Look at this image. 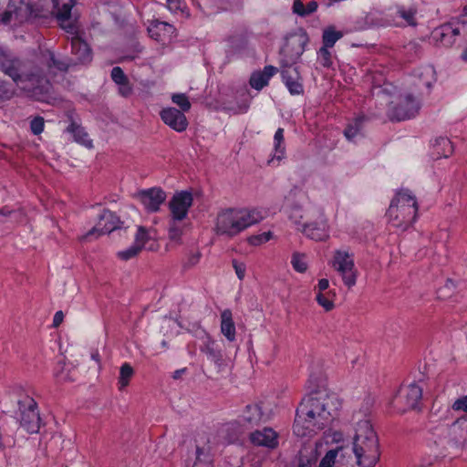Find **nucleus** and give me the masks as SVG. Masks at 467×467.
<instances>
[{
    "instance_id": "1",
    "label": "nucleus",
    "mask_w": 467,
    "mask_h": 467,
    "mask_svg": "<svg viewBox=\"0 0 467 467\" xmlns=\"http://www.w3.org/2000/svg\"><path fill=\"white\" fill-rule=\"evenodd\" d=\"M340 402L327 391H315L305 397L296 409L293 425L299 437L312 436L328 427L337 417Z\"/></svg>"
},
{
    "instance_id": "2",
    "label": "nucleus",
    "mask_w": 467,
    "mask_h": 467,
    "mask_svg": "<svg viewBox=\"0 0 467 467\" xmlns=\"http://www.w3.org/2000/svg\"><path fill=\"white\" fill-rule=\"evenodd\" d=\"M0 70L10 77L15 84L26 94L38 101L48 98L51 84L43 70L34 67L30 72H23V62L17 57L0 47Z\"/></svg>"
},
{
    "instance_id": "3",
    "label": "nucleus",
    "mask_w": 467,
    "mask_h": 467,
    "mask_svg": "<svg viewBox=\"0 0 467 467\" xmlns=\"http://www.w3.org/2000/svg\"><path fill=\"white\" fill-rule=\"evenodd\" d=\"M353 451L359 467H374L379 461V443L369 420L358 423L353 440Z\"/></svg>"
},
{
    "instance_id": "4",
    "label": "nucleus",
    "mask_w": 467,
    "mask_h": 467,
    "mask_svg": "<svg viewBox=\"0 0 467 467\" xmlns=\"http://www.w3.org/2000/svg\"><path fill=\"white\" fill-rule=\"evenodd\" d=\"M259 221L260 216L254 211L228 208L218 213L215 232L220 235L234 237Z\"/></svg>"
},
{
    "instance_id": "5",
    "label": "nucleus",
    "mask_w": 467,
    "mask_h": 467,
    "mask_svg": "<svg viewBox=\"0 0 467 467\" xmlns=\"http://www.w3.org/2000/svg\"><path fill=\"white\" fill-rule=\"evenodd\" d=\"M418 204L408 190H400L392 199L387 215L389 223L401 231L407 230L415 221Z\"/></svg>"
},
{
    "instance_id": "6",
    "label": "nucleus",
    "mask_w": 467,
    "mask_h": 467,
    "mask_svg": "<svg viewBox=\"0 0 467 467\" xmlns=\"http://www.w3.org/2000/svg\"><path fill=\"white\" fill-rule=\"evenodd\" d=\"M309 41L306 31L298 28L285 37V43L281 49V54L285 57V64H294L304 53Z\"/></svg>"
},
{
    "instance_id": "7",
    "label": "nucleus",
    "mask_w": 467,
    "mask_h": 467,
    "mask_svg": "<svg viewBox=\"0 0 467 467\" xmlns=\"http://www.w3.org/2000/svg\"><path fill=\"white\" fill-rule=\"evenodd\" d=\"M333 267L340 274L348 288L356 285L358 271L352 255L348 252L337 250L334 254Z\"/></svg>"
},
{
    "instance_id": "8",
    "label": "nucleus",
    "mask_w": 467,
    "mask_h": 467,
    "mask_svg": "<svg viewBox=\"0 0 467 467\" xmlns=\"http://www.w3.org/2000/svg\"><path fill=\"white\" fill-rule=\"evenodd\" d=\"M418 101L411 95H407L400 101L390 106L388 117L391 121H402L414 117L419 111Z\"/></svg>"
},
{
    "instance_id": "9",
    "label": "nucleus",
    "mask_w": 467,
    "mask_h": 467,
    "mask_svg": "<svg viewBox=\"0 0 467 467\" xmlns=\"http://www.w3.org/2000/svg\"><path fill=\"white\" fill-rule=\"evenodd\" d=\"M422 398V389L416 383L400 389L396 398V406L400 412L416 410Z\"/></svg>"
},
{
    "instance_id": "10",
    "label": "nucleus",
    "mask_w": 467,
    "mask_h": 467,
    "mask_svg": "<svg viewBox=\"0 0 467 467\" xmlns=\"http://www.w3.org/2000/svg\"><path fill=\"white\" fill-rule=\"evenodd\" d=\"M193 197L189 191L176 192L169 202L171 216L173 221H182L192 205Z\"/></svg>"
},
{
    "instance_id": "11",
    "label": "nucleus",
    "mask_w": 467,
    "mask_h": 467,
    "mask_svg": "<svg viewBox=\"0 0 467 467\" xmlns=\"http://www.w3.org/2000/svg\"><path fill=\"white\" fill-rule=\"evenodd\" d=\"M119 223H121V222L114 213L109 210H104L102 214L99 216L98 224L83 235L81 239H88L96 234L98 235L109 234L119 229Z\"/></svg>"
},
{
    "instance_id": "12",
    "label": "nucleus",
    "mask_w": 467,
    "mask_h": 467,
    "mask_svg": "<svg viewBox=\"0 0 467 467\" xmlns=\"http://www.w3.org/2000/svg\"><path fill=\"white\" fill-rule=\"evenodd\" d=\"M57 10V18L60 26L68 34L78 36L79 26L77 19L72 18V4H63L59 5L57 0H54Z\"/></svg>"
},
{
    "instance_id": "13",
    "label": "nucleus",
    "mask_w": 467,
    "mask_h": 467,
    "mask_svg": "<svg viewBox=\"0 0 467 467\" xmlns=\"http://www.w3.org/2000/svg\"><path fill=\"white\" fill-rule=\"evenodd\" d=\"M328 224L324 213H320L317 222L302 224L298 230L315 241H325L328 238Z\"/></svg>"
},
{
    "instance_id": "14",
    "label": "nucleus",
    "mask_w": 467,
    "mask_h": 467,
    "mask_svg": "<svg viewBox=\"0 0 467 467\" xmlns=\"http://www.w3.org/2000/svg\"><path fill=\"white\" fill-rule=\"evenodd\" d=\"M150 36L157 42L166 45L176 36L175 27L166 22L153 21L148 27Z\"/></svg>"
},
{
    "instance_id": "15",
    "label": "nucleus",
    "mask_w": 467,
    "mask_h": 467,
    "mask_svg": "<svg viewBox=\"0 0 467 467\" xmlns=\"http://www.w3.org/2000/svg\"><path fill=\"white\" fill-rule=\"evenodd\" d=\"M140 201L148 212L155 213L159 211L160 205L166 200V193L161 188H150L143 190L137 194Z\"/></svg>"
},
{
    "instance_id": "16",
    "label": "nucleus",
    "mask_w": 467,
    "mask_h": 467,
    "mask_svg": "<svg viewBox=\"0 0 467 467\" xmlns=\"http://www.w3.org/2000/svg\"><path fill=\"white\" fill-rule=\"evenodd\" d=\"M161 120L177 132L184 131L188 127V120L183 112L176 108H166L160 112Z\"/></svg>"
},
{
    "instance_id": "17",
    "label": "nucleus",
    "mask_w": 467,
    "mask_h": 467,
    "mask_svg": "<svg viewBox=\"0 0 467 467\" xmlns=\"http://www.w3.org/2000/svg\"><path fill=\"white\" fill-rule=\"evenodd\" d=\"M281 75L283 80L292 95H299L304 91L303 85L300 82L301 77L297 67L292 64H283Z\"/></svg>"
},
{
    "instance_id": "18",
    "label": "nucleus",
    "mask_w": 467,
    "mask_h": 467,
    "mask_svg": "<svg viewBox=\"0 0 467 467\" xmlns=\"http://www.w3.org/2000/svg\"><path fill=\"white\" fill-rule=\"evenodd\" d=\"M268 420L269 415L263 411L258 403L247 405L242 415L243 425L251 429L265 423Z\"/></svg>"
},
{
    "instance_id": "19",
    "label": "nucleus",
    "mask_w": 467,
    "mask_h": 467,
    "mask_svg": "<svg viewBox=\"0 0 467 467\" xmlns=\"http://www.w3.org/2000/svg\"><path fill=\"white\" fill-rule=\"evenodd\" d=\"M251 443L254 446H263L275 449L278 446V434L272 429L265 427L263 430H255L249 435Z\"/></svg>"
},
{
    "instance_id": "20",
    "label": "nucleus",
    "mask_w": 467,
    "mask_h": 467,
    "mask_svg": "<svg viewBox=\"0 0 467 467\" xmlns=\"http://www.w3.org/2000/svg\"><path fill=\"white\" fill-rule=\"evenodd\" d=\"M432 35L437 44L451 47L454 44L456 36L460 35V30L453 26L452 22H448L436 27Z\"/></svg>"
},
{
    "instance_id": "21",
    "label": "nucleus",
    "mask_w": 467,
    "mask_h": 467,
    "mask_svg": "<svg viewBox=\"0 0 467 467\" xmlns=\"http://www.w3.org/2000/svg\"><path fill=\"white\" fill-rule=\"evenodd\" d=\"M318 457L317 442H305L298 451L296 467H317Z\"/></svg>"
},
{
    "instance_id": "22",
    "label": "nucleus",
    "mask_w": 467,
    "mask_h": 467,
    "mask_svg": "<svg viewBox=\"0 0 467 467\" xmlns=\"http://www.w3.org/2000/svg\"><path fill=\"white\" fill-rule=\"evenodd\" d=\"M71 54L76 57L77 64H88L92 60V50L88 44L78 36L70 38Z\"/></svg>"
},
{
    "instance_id": "23",
    "label": "nucleus",
    "mask_w": 467,
    "mask_h": 467,
    "mask_svg": "<svg viewBox=\"0 0 467 467\" xmlns=\"http://www.w3.org/2000/svg\"><path fill=\"white\" fill-rule=\"evenodd\" d=\"M39 416L36 411V402L28 399L27 409L21 411L20 424L28 432H36L39 428Z\"/></svg>"
},
{
    "instance_id": "24",
    "label": "nucleus",
    "mask_w": 467,
    "mask_h": 467,
    "mask_svg": "<svg viewBox=\"0 0 467 467\" xmlns=\"http://www.w3.org/2000/svg\"><path fill=\"white\" fill-rule=\"evenodd\" d=\"M43 56L47 57L45 66L47 67L49 74H56L53 71L54 68L58 72L67 73L71 67L77 65V63H73V59L71 58H57L55 53L51 50H46Z\"/></svg>"
},
{
    "instance_id": "25",
    "label": "nucleus",
    "mask_w": 467,
    "mask_h": 467,
    "mask_svg": "<svg viewBox=\"0 0 467 467\" xmlns=\"http://www.w3.org/2000/svg\"><path fill=\"white\" fill-rule=\"evenodd\" d=\"M201 350L206 354L208 360L213 362L218 368L223 364V355L218 348V344L208 335L205 336Z\"/></svg>"
},
{
    "instance_id": "26",
    "label": "nucleus",
    "mask_w": 467,
    "mask_h": 467,
    "mask_svg": "<svg viewBox=\"0 0 467 467\" xmlns=\"http://www.w3.org/2000/svg\"><path fill=\"white\" fill-rule=\"evenodd\" d=\"M277 72V68L274 66H265L263 71L254 72L250 78V85L252 88L260 90L268 84L269 79Z\"/></svg>"
},
{
    "instance_id": "27",
    "label": "nucleus",
    "mask_w": 467,
    "mask_h": 467,
    "mask_svg": "<svg viewBox=\"0 0 467 467\" xmlns=\"http://www.w3.org/2000/svg\"><path fill=\"white\" fill-rule=\"evenodd\" d=\"M453 152V146L446 137H439L432 144V156L434 159L448 158Z\"/></svg>"
},
{
    "instance_id": "28",
    "label": "nucleus",
    "mask_w": 467,
    "mask_h": 467,
    "mask_svg": "<svg viewBox=\"0 0 467 467\" xmlns=\"http://www.w3.org/2000/svg\"><path fill=\"white\" fill-rule=\"evenodd\" d=\"M221 332L230 342L235 340V325L230 309L221 313Z\"/></svg>"
},
{
    "instance_id": "29",
    "label": "nucleus",
    "mask_w": 467,
    "mask_h": 467,
    "mask_svg": "<svg viewBox=\"0 0 467 467\" xmlns=\"http://www.w3.org/2000/svg\"><path fill=\"white\" fill-rule=\"evenodd\" d=\"M297 191H291L289 195L286 197V203L290 209L289 219L296 225L301 226L304 224L302 220L304 218L302 213V206L296 202Z\"/></svg>"
},
{
    "instance_id": "30",
    "label": "nucleus",
    "mask_w": 467,
    "mask_h": 467,
    "mask_svg": "<svg viewBox=\"0 0 467 467\" xmlns=\"http://www.w3.org/2000/svg\"><path fill=\"white\" fill-rule=\"evenodd\" d=\"M67 131L73 134L76 142L84 145L87 148H92V140L89 139L88 132L83 127L72 121L67 128Z\"/></svg>"
},
{
    "instance_id": "31",
    "label": "nucleus",
    "mask_w": 467,
    "mask_h": 467,
    "mask_svg": "<svg viewBox=\"0 0 467 467\" xmlns=\"http://www.w3.org/2000/svg\"><path fill=\"white\" fill-rule=\"evenodd\" d=\"M367 121L365 116H358L351 119L344 130V135L348 140H354L359 135L364 128V123Z\"/></svg>"
},
{
    "instance_id": "32",
    "label": "nucleus",
    "mask_w": 467,
    "mask_h": 467,
    "mask_svg": "<svg viewBox=\"0 0 467 467\" xmlns=\"http://www.w3.org/2000/svg\"><path fill=\"white\" fill-rule=\"evenodd\" d=\"M7 9L11 11L16 19L22 20L24 16L31 13L32 6L25 0H9Z\"/></svg>"
},
{
    "instance_id": "33",
    "label": "nucleus",
    "mask_w": 467,
    "mask_h": 467,
    "mask_svg": "<svg viewBox=\"0 0 467 467\" xmlns=\"http://www.w3.org/2000/svg\"><path fill=\"white\" fill-rule=\"evenodd\" d=\"M209 447H196V459L192 467H213Z\"/></svg>"
},
{
    "instance_id": "34",
    "label": "nucleus",
    "mask_w": 467,
    "mask_h": 467,
    "mask_svg": "<svg viewBox=\"0 0 467 467\" xmlns=\"http://www.w3.org/2000/svg\"><path fill=\"white\" fill-rule=\"evenodd\" d=\"M318 4L316 1L309 2L306 5L301 0H294L293 12L301 17H306L317 10Z\"/></svg>"
},
{
    "instance_id": "35",
    "label": "nucleus",
    "mask_w": 467,
    "mask_h": 467,
    "mask_svg": "<svg viewBox=\"0 0 467 467\" xmlns=\"http://www.w3.org/2000/svg\"><path fill=\"white\" fill-rule=\"evenodd\" d=\"M15 86L5 80L0 79V109L16 96Z\"/></svg>"
},
{
    "instance_id": "36",
    "label": "nucleus",
    "mask_w": 467,
    "mask_h": 467,
    "mask_svg": "<svg viewBox=\"0 0 467 467\" xmlns=\"http://www.w3.org/2000/svg\"><path fill=\"white\" fill-rule=\"evenodd\" d=\"M343 36L341 31H337L334 26H327L322 35V43L326 47H333L337 40Z\"/></svg>"
},
{
    "instance_id": "37",
    "label": "nucleus",
    "mask_w": 467,
    "mask_h": 467,
    "mask_svg": "<svg viewBox=\"0 0 467 467\" xmlns=\"http://www.w3.org/2000/svg\"><path fill=\"white\" fill-rule=\"evenodd\" d=\"M134 376V369L129 363H124L119 368V376L118 379L119 389L123 390L129 386L130 379Z\"/></svg>"
},
{
    "instance_id": "38",
    "label": "nucleus",
    "mask_w": 467,
    "mask_h": 467,
    "mask_svg": "<svg viewBox=\"0 0 467 467\" xmlns=\"http://www.w3.org/2000/svg\"><path fill=\"white\" fill-rule=\"evenodd\" d=\"M335 296V293L327 292V293H317L316 296V300L319 306H321L327 312H329L334 309L335 304L330 296Z\"/></svg>"
},
{
    "instance_id": "39",
    "label": "nucleus",
    "mask_w": 467,
    "mask_h": 467,
    "mask_svg": "<svg viewBox=\"0 0 467 467\" xmlns=\"http://www.w3.org/2000/svg\"><path fill=\"white\" fill-rule=\"evenodd\" d=\"M398 14L401 18H403L406 21L408 26H416L418 25L417 19H416V14H417L416 8L405 9V8L401 7V8H399Z\"/></svg>"
},
{
    "instance_id": "40",
    "label": "nucleus",
    "mask_w": 467,
    "mask_h": 467,
    "mask_svg": "<svg viewBox=\"0 0 467 467\" xmlns=\"http://www.w3.org/2000/svg\"><path fill=\"white\" fill-rule=\"evenodd\" d=\"M177 222L178 221H173L172 218H171L168 234H169V239L171 241L180 244L181 237L182 234V227H181Z\"/></svg>"
},
{
    "instance_id": "41",
    "label": "nucleus",
    "mask_w": 467,
    "mask_h": 467,
    "mask_svg": "<svg viewBox=\"0 0 467 467\" xmlns=\"http://www.w3.org/2000/svg\"><path fill=\"white\" fill-rule=\"evenodd\" d=\"M291 264L294 269L298 273H305L307 269V264L305 261V254L294 253Z\"/></svg>"
},
{
    "instance_id": "42",
    "label": "nucleus",
    "mask_w": 467,
    "mask_h": 467,
    "mask_svg": "<svg viewBox=\"0 0 467 467\" xmlns=\"http://www.w3.org/2000/svg\"><path fill=\"white\" fill-rule=\"evenodd\" d=\"M171 100L173 103L180 107L182 112L188 111L191 109V103L189 101L188 97L185 94H173L171 97Z\"/></svg>"
},
{
    "instance_id": "43",
    "label": "nucleus",
    "mask_w": 467,
    "mask_h": 467,
    "mask_svg": "<svg viewBox=\"0 0 467 467\" xmlns=\"http://www.w3.org/2000/svg\"><path fill=\"white\" fill-rule=\"evenodd\" d=\"M341 449V447H337V449L328 451L320 461L318 467H333L337 452Z\"/></svg>"
},
{
    "instance_id": "44",
    "label": "nucleus",
    "mask_w": 467,
    "mask_h": 467,
    "mask_svg": "<svg viewBox=\"0 0 467 467\" xmlns=\"http://www.w3.org/2000/svg\"><path fill=\"white\" fill-rule=\"evenodd\" d=\"M329 48L323 46L318 51V61L325 67H329L332 65V55Z\"/></svg>"
},
{
    "instance_id": "45",
    "label": "nucleus",
    "mask_w": 467,
    "mask_h": 467,
    "mask_svg": "<svg viewBox=\"0 0 467 467\" xmlns=\"http://www.w3.org/2000/svg\"><path fill=\"white\" fill-rule=\"evenodd\" d=\"M271 238H272V232L268 231V232H265L260 234L251 235L248 238V243L252 245H260L264 243H266Z\"/></svg>"
},
{
    "instance_id": "46",
    "label": "nucleus",
    "mask_w": 467,
    "mask_h": 467,
    "mask_svg": "<svg viewBox=\"0 0 467 467\" xmlns=\"http://www.w3.org/2000/svg\"><path fill=\"white\" fill-rule=\"evenodd\" d=\"M45 119L43 117L36 116L30 121V130L34 135H39L43 132Z\"/></svg>"
},
{
    "instance_id": "47",
    "label": "nucleus",
    "mask_w": 467,
    "mask_h": 467,
    "mask_svg": "<svg viewBox=\"0 0 467 467\" xmlns=\"http://www.w3.org/2000/svg\"><path fill=\"white\" fill-rule=\"evenodd\" d=\"M140 251V245L134 244L125 251L119 252L118 256L122 260H129L136 256Z\"/></svg>"
},
{
    "instance_id": "48",
    "label": "nucleus",
    "mask_w": 467,
    "mask_h": 467,
    "mask_svg": "<svg viewBox=\"0 0 467 467\" xmlns=\"http://www.w3.org/2000/svg\"><path fill=\"white\" fill-rule=\"evenodd\" d=\"M111 78L117 84H121L125 80L128 79V77L125 75L123 69L120 67H114L111 70Z\"/></svg>"
},
{
    "instance_id": "49",
    "label": "nucleus",
    "mask_w": 467,
    "mask_h": 467,
    "mask_svg": "<svg viewBox=\"0 0 467 467\" xmlns=\"http://www.w3.org/2000/svg\"><path fill=\"white\" fill-rule=\"evenodd\" d=\"M119 94L122 96L123 98H129L133 94V86L130 82L129 78L122 82L121 84H119Z\"/></svg>"
},
{
    "instance_id": "50",
    "label": "nucleus",
    "mask_w": 467,
    "mask_h": 467,
    "mask_svg": "<svg viewBox=\"0 0 467 467\" xmlns=\"http://www.w3.org/2000/svg\"><path fill=\"white\" fill-rule=\"evenodd\" d=\"M148 240V232L145 227L140 226L136 234L135 244L140 245L142 249Z\"/></svg>"
},
{
    "instance_id": "51",
    "label": "nucleus",
    "mask_w": 467,
    "mask_h": 467,
    "mask_svg": "<svg viewBox=\"0 0 467 467\" xmlns=\"http://www.w3.org/2000/svg\"><path fill=\"white\" fill-rule=\"evenodd\" d=\"M453 410L467 412V395L457 399L451 405Z\"/></svg>"
},
{
    "instance_id": "52",
    "label": "nucleus",
    "mask_w": 467,
    "mask_h": 467,
    "mask_svg": "<svg viewBox=\"0 0 467 467\" xmlns=\"http://www.w3.org/2000/svg\"><path fill=\"white\" fill-rule=\"evenodd\" d=\"M167 5L168 8L172 11H183V8L185 7V3L183 0H167Z\"/></svg>"
},
{
    "instance_id": "53",
    "label": "nucleus",
    "mask_w": 467,
    "mask_h": 467,
    "mask_svg": "<svg viewBox=\"0 0 467 467\" xmlns=\"http://www.w3.org/2000/svg\"><path fill=\"white\" fill-rule=\"evenodd\" d=\"M233 266L235 270V273L240 280H243L245 275V265L243 263H239L237 260H233Z\"/></svg>"
},
{
    "instance_id": "54",
    "label": "nucleus",
    "mask_w": 467,
    "mask_h": 467,
    "mask_svg": "<svg viewBox=\"0 0 467 467\" xmlns=\"http://www.w3.org/2000/svg\"><path fill=\"white\" fill-rule=\"evenodd\" d=\"M275 151L276 152H284V148L281 149V142L284 140V130L282 128L277 129L275 134Z\"/></svg>"
},
{
    "instance_id": "55",
    "label": "nucleus",
    "mask_w": 467,
    "mask_h": 467,
    "mask_svg": "<svg viewBox=\"0 0 467 467\" xmlns=\"http://www.w3.org/2000/svg\"><path fill=\"white\" fill-rule=\"evenodd\" d=\"M63 319H64V314L63 312L60 310V311H57L55 316H54V319H53V327H58L60 326V324L63 322Z\"/></svg>"
},
{
    "instance_id": "56",
    "label": "nucleus",
    "mask_w": 467,
    "mask_h": 467,
    "mask_svg": "<svg viewBox=\"0 0 467 467\" xmlns=\"http://www.w3.org/2000/svg\"><path fill=\"white\" fill-rule=\"evenodd\" d=\"M13 16L14 15L11 13V11L6 8V10L0 15V20L3 24H8L11 21Z\"/></svg>"
},
{
    "instance_id": "57",
    "label": "nucleus",
    "mask_w": 467,
    "mask_h": 467,
    "mask_svg": "<svg viewBox=\"0 0 467 467\" xmlns=\"http://www.w3.org/2000/svg\"><path fill=\"white\" fill-rule=\"evenodd\" d=\"M200 258H201V253L200 252L192 254L190 255V257L188 259L187 265L189 266H193V265H195L199 262Z\"/></svg>"
},
{
    "instance_id": "58",
    "label": "nucleus",
    "mask_w": 467,
    "mask_h": 467,
    "mask_svg": "<svg viewBox=\"0 0 467 467\" xmlns=\"http://www.w3.org/2000/svg\"><path fill=\"white\" fill-rule=\"evenodd\" d=\"M329 286V282L327 279L326 278H322L318 281V284H317V288H318V293H323L324 291H326Z\"/></svg>"
},
{
    "instance_id": "59",
    "label": "nucleus",
    "mask_w": 467,
    "mask_h": 467,
    "mask_svg": "<svg viewBox=\"0 0 467 467\" xmlns=\"http://www.w3.org/2000/svg\"><path fill=\"white\" fill-rule=\"evenodd\" d=\"M55 376L59 379V380H62V381H67V380H71V378H69L67 375L66 376H63L61 371H57L55 373Z\"/></svg>"
},
{
    "instance_id": "60",
    "label": "nucleus",
    "mask_w": 467,
    "mask_h": 467,
    "mask_svg": "<svg viewBox=\"0 0 467 467\" xmlns=\"http://www.w3.org/2000/svg\"><path fill=\"white\" fill-rule=\"evenodd\" d=\"M185 372V368H182V369H178V370H175L173 375H172V378L174 379H178L181 378L182 374Z\"/></svg>"
},
{
    "instance_id": "61",
    "label": "nucleus",
    "mask_w": 467,
    "mask_h": 467,
    "mask_svg": "<svg viewBox=\"0 0 467 467\" xmlns=\"http://www.w3.org/2000/svg\"><path fill=\"white\" fill-rule=\"evenodd\" d=\"M91 358H92L94 360H96V361H98V362H99V352H98V351H96V352L92 353Z\"/></svg>"
},
{
    "instance_id": "62",
    "label": "nucleus",
    "mask_w": 467,
    "mask_h": 467,
    "mask_svg": "<svg viewBox=\"0 0 467 467\" xmlns=\"http://www.w3.org/2000/svg\"><path fill=\"white\" fill-rule=\"evenodd\" d=\"M462 60L467 61V47L462 53Z\"/></svg>"
},
{
    "instance_id": "63",
    "label": "nucleus",
    "mask_w": 467,
    "mask_h": 467,
    "mask_svg": "<svg viewBox=\"0 0 467 467\" xmlns=\"http://www.w3.org/2000/svg\"><path fill=\"white\" fill-rule=\"evenodd\" d=\"M10 214V212L9 211H5V209H0V215H8Z\"/></svg>"
},
{
    "instance_id": "64",
    "label": "nucleus",
    "mask_w": 467,
    "mask_h": 467,
    "mask_svg": "<svg viewBox=\"0 0 467 467\" xmlns=\"http://www.w3.org/2000/svg\"><path fill=\"white\" fill-rule=\"evenodd\" d=\"M464 431H465V438H464L463 445L467 444V421H466V425L464 427Z\"/></svg>"
}]
</instances>
